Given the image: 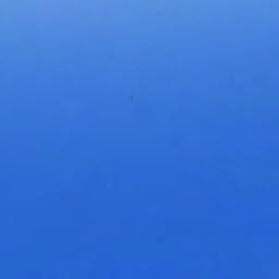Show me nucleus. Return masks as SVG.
Returning a JSON list of instances; mask_svg holds the SVG:
<instances>
[{
  "label": "nucleus",
  "instance_id": "obj_1",
  "mask_svg": "<svg viewBox=\"0 0 279 279\" xmlns=\"http://www.w3.org/2000/svg\"><path fill=\"white\" fill-rule=\"evenodd\" d=\"M66 279H71V184L68 170Z\"/></svg>",
  "mask_w": 279,
  "mask_h": 279
}]
</instances>
